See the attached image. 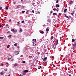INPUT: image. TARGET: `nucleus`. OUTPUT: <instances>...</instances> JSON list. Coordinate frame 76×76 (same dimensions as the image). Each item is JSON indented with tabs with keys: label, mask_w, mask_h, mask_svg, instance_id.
Here are the masks:
<instances>
[{
	"label": "nucleus",
	"mask_w": 76,
	"mask_h": 76,
	"mask_svg": "<svg viewBox=\"0 0 76 76\" xmlns=\"http://www.w3.org/2000/svg\"><path fill=\"white\" fill-rule=\"evenodd\" d=\"M56 45H56V44L53 45V48H54V49H55V48H56Z\"/></svg>",
	"instance_id": "nucleus-1"
},
{
	"label": "nucleus",
	"mask_w": 76,
	"mask_h": 76,
	"mask_svg": "<svg viewBox=\"0 0 76 76\" xmlns=\"http://www.w3.org/2000/svg\"><path fill=\"white\" fill-rule=\"evenodd\" d=\"M15 53L16 55H18V54H19V51H15Z\"/></svg>",
	"instance_id": "nucleus-2"
},
{
	"label": "nucleus",
	"mask_w": 76,
	"mask_h": 76,
	"mask_svg": "<svg viewBox=\"0 0 76 76\" xmlns=\"http://www.w3.org/2000/svg\"><path fill=\"white\" fill-rule=\"evenodd\" d=\"M75 48H76V45H75V44H74V45H73V46L72 49L74 50Z\"/></svg>",
	"instance_id": "nucleus-3"
},
{
	"label": "nucleus",
	"mask_w": 76,
	"mask_h": 76,
	"mask_svg": "<svg viewBox=\"0 0 76 76\" xmlns=\"http://www.w3.org/2000/svg\"><path fill=\"white\" fill-rule=\"evenodd\" d=\"M47 60V57H46L43 59V60L44 61H46V60Z\"/></svg>",
	"instance_id": "nucleus-4"
},
{
	"label": "nucleus",
	"mask_w": 76,
	"mask_h": 76,
	"mask_svg": "<svg viewBox=\"0 0 76 76\" xmlns=\"http://www.w3.org/2000/svg\"><path fill=\"white\" fill-rule=\"evenodd\" d=\"M58 39H56V45H57V44H58Z\"/></svg>",
	"instance_id": "nucleus-5"
},
{
	"label": "nucleus",
	"mask_w": 76,
	"mask_h": 76,
	"mask_svg": "<svg viewBox=\"0 0 76 76\" xmlns=\"http://www.w3.org/2000/svg\"><path fill=\"white\" fill-rule=\"evenodd\" d=\"M23 72H24L25 73L28 72V70H25L23 71Z\"/></svg>",
	"instance_id": "nucleus-6"
},
{
	"label": "nucleus",
	"mask_w": 76,
	"mask_h": 76,
	"mask_svg": "<svg viewBox=\"0 0 76 76\" xmlns=\"http://www.w3.org/2000/svg\"><path fill=\"white\" fill-rule=\"evenodd\" d=\"M75 39H72V42H75Z\"/></svg>",
	"instance_id": "nucleus-7"
},
{
	"label": "nucleus",
	"mask_w": 76,
	"mask_h": 76,
	"mask_svg": "<svg viewBox=\"0 0 76 76\" xmlns=\"http://www.w3.org/2000/svg\"><path fill=\"white\" fill-rule=\"evenodd\" d=\"M56 7H60V5H59L57 4L56 5Z\"/></svg>",
	"instance_id": "nucleus-8"
},
{
	"label": "nucleus",
	"mask_w": 76,
	"mask_h": 76,
	"mask_svg": "<svg viewBox=\"0 0 76 76\" xmlns=\"http://www.w3.org/2000/svg\"><path fill=\"white\" fill-rule=\"evenodd\" d=\"M74 13H75V12H72L71 13V15H72V16H73V15Z\"/></svg>",
	"instance_id": "nucleus-9"
},
{
	"label": "nucleus",
	"mask_w": 76,
	"mask_h": 76,
	"mask_svg": "<svg viewBox=\"0 0 76 76\" xmlns=\"http://www.w3.org/2000/svg\"><path fill=\"white\" fill-rule=\"evenodd\" d=\"M69 3L70 4H73V1H70Z\"/></svg>",
	"instance_id": "nucleus-10"
},
{
	"label": "nucleus",
	"mask_w": 76,
	"mask_h": 76,
	"mask_svg": "<svg viewBox=\"0 0 76 76\" xmlns=\"http://www.w3.org/2000/svg\"><path fill=\"white\" fill-rule=\"evenodd\" d=\"M67 8H66L64 10V13H66V12L67 11Z\"/></svg>",
	"instance_id": "nucleus-11"
},
{
	"label": "nucleus",
	"mask_w": 76,
	"mask_h": 76,
	"mask_svg": "<svg viewBox=\"0 0 76 76\" xmlns=\"http://www.w3.org/2000/svg\"><path fill=\"white\" fill-rule=\"evenodd\" d=\"M46 31H47V32H48L49 31V29L48 28H46Z\"/></svg>",
	"instance_id": "nucleus-12"
},
{
	"label": "nucleus",
	"mask_w": 76,
	"mask_h": 76,
	"mask_svg": "<svg viewBox=\"0 0 76 76\" xmlns=\"http://www.w3.org/2000/svg\"><path fill=\"white\" fill-rule=\"evenodd\" d=\"M64 16L67 18H69V16H66V14H65L64 15Z\"/></svg>",
	"instance_id": "nucleus-13"
},
{
	"label": "nucleus",
	"mask_w": 76,
	"mask_h": 76,
	"mask_svg": "<svg viewBox=\"0 0 76 76\" xmlns=\"http://www.w3.org/2000/svg\"><path fill=\"white\" fill-rule=\"evenodd\" d=\"M33 41H34V42H36V39H33Z\"/></svg>",
	"instance_id": "nucleus-14"
},
{
	"label": "nucleus",
	"mask_w": 76,
	"mask_h": 76,
	"mask_svg": "<svg viewBox=\"0 0 76 76\" xmlns=\"http://www.w3.org/2000/svg\"><path fill=\"white\" fill-rule=\"evenodd\" d=\"M4 75V73L2 72H1V75Z\"/></svg>",
	"instance_id": "nucleus-15"
},
{
	"label": "nucleus",
	"mask_w": 76,
	"mask_h": 76,
	"mask_svg": "<svg viewBox=\"0 0 76 76\" xmlns=\"http://www.w3.org/2000/svg\"><path fill=\"white\" fill-rule=\"evenodd\" d=\"M11 31H12V32H14L15 31V29H11Z\"/></svg>",
	"instance_id": "nucleus-16"
},
{
	"label": "nucleus",
	"mask_w": 76,
	"mask_h": 76,
	"mask_svg": "<svg viewBox=\"0 0 76 76\" xmlns=\"http://www.w3.org/2000/svg\"><path fill=\"white\" fill-rule=\"evenodd\" d=\"M41 67H42L41 66H39V67H38V69H41Z\"/></svg>",
	"instance_id": "nucleus-17"
},
{
	"label": "nucleus",
	"mask_w": 76,
	"mask_h": 76,
	"mask_svg": "<svg viewBox=\"0 0 76 76\" xmlns=\"http://www.w3.org/2000/svg\"><path fill=\"white\" fill-rule=\"evenodd\" d=\"M20 32H22V28H20Z\"/></svg>",
	"instance_id": "nucleus-18"
},
{
	"label": "nucleus",
	"mask_w": 76,
	"mask_h": 76,
	"mask_svg": "<svg viewBox=\"0 0 76 76\" xmlns=\"http://www.w3.org/2000/svg\"><path fill=\"white\" fill-rule=\"evenodd\" d=\"M20 6V5H18L17 7V8H18V9H19V8H20V7H19Z\"/></svg>",
	"instance_id": "nucleus-19"
},
{
	"label": "nucleus",
	"mask_w": 76,
	"mask_h": 76,
	"mask_svg": "<svg viewBox=\"0 0 76 76\" xmlns=\"http://www.w3.org/2000/svg\"><path fill=\"white\" fill-rule=\"evenodd\" d=\"M53 15H57V14L56 13H53Z\"/></svg>",
	"instance_id": "nucleus-20"
},
{
	"label": "nucleus",
	"mask_w": 76,
	"mask_h": 76,
	"mask_svg": "<svg viewBox=\"0 0 76 76\" xmlns=\"http://www.w3.org/2000/svg\"><path fill=\"white\" fill-rule=\"evenodd\" d=\"M3 38H4V37H0V39H3Z\"/></svg>",
	"instance_id": "nucleus-21"
},
{
	"label": "nucleus",
	"mask_w": 76,
	"mask_h": 76,
	"mask_svg": "<svg viewBox=\"0 0 76 76\" xmlns=\"http://www.w3.org/2000/svg\"><path fill=\"white\" fill-rule=\"evenodd\" d=\"M40 33H41V34H43L44 33V31H41L40 32Z\"/></svg>",
	"instance_id": "nucleus-22"
},
{
	"label": "nucleus",
	"mask_w": 76,
	"mask_h": 76,
	"mask_svg": "<svg viewBox=\"0 0 76 76\" xmlns=\"http://www.w3.org/2000/svg\"><path fill=\"white\" fill-rule=\"evenodd\" d=\"M12 37V35H9L7 37H10V38H11V37Z\"/></svg>",
	"instance_id": "nucleus-23"
},
{
	"label": "nucleus",
	"mask_w": 76,
	"mask_h": 76,
	"mask_svg": "<svg viewBox=\"0 0 76 76\" xmlns=\"http://www.w3.org/2000/svg\"><path fill=\"white\" fill-rule=\"evenodd\" d=\"M17 65H18V64L16 63H15L14 64L15 66H17Z\"/></svg>",
	"instance_id": "nucleus-24"
},
{
	"label": "nucleus",
	"mask_w": 76,
	"mask_h": 76,
	"mask_svg": "<svg viewBox=\"0 0 76 76\" xmlns=\"http://www.w3.org/2000/svg\"><path fill=\"white\" fill-rule=\"evenodd\" d=\"M9 7H8V6H7L6 7V10H7L8 9Z\"/></svg>",
	"instance_id": "nucleus-25"
},
{
	"label": "nucleus",
	"mask_w": 76,
	"mask_h": 76,
	"mask_svg": "<svg viewBox=\"0 0 76 76\" xmlns=\"http://www.w3.org/2000/svg\"><path fill=\"white\" fill-rule=\"evenodd\" d=\"M31 57H32V56H29L28 57L29 58H31Z\"/></svg>",
	"instance_id": "nucleus-26"
},
{
	"label": "nucleus",
	"mask_w": 76,
	"mask_h": 76,
	"mask_svg": "<svg viewBox=\"0 0 76 76\" xmlns=\"http://www.w3.org/2000/svg\"><path fill=\"white\" fill-rule=\"evenodd\" d=\"M7 48H9V47H10V45H8L7 46Z\"/></svg>",
	"instance_id": "nucleus-27"
},
{
	"label": "nucleus",
	"mask_w": 76,
	"mask_h": 76,
	"mask_svg": "<svg viewBox=\"0 0 76 76\" xmlns=\"http://www.w3.org/2000/svg\"><path fill=\"white\" fill-rule=\"evenodd\" d=\"M24 22H25V21L23 20L21 21V23H24Z\"/></svg>",
	"instance_id": "nucleus-28"
},
{
	"label": "nucleus",
	"mask_w": 76,
	"mask_h": 76,
	"mask_svg": "<svg viewBox=\"0 0 76 76\" xmlns=\"http://www.w3.org/2000/svg\"><path fill=\"white\" fill-rule=\"evenodd\" d=\"M23 75H26V73H25V72H24L23 73Z\"/></svg>",
	"instance_id": "nucleus-29"
},
{
	"label": "nucleus",
	"mask_w": 76,
	"mask_h": 76,
	"mask_svg": "<svg viewBox=\"0 0 76 76\" xmlns=\"http://www.w3.org/2000/svg\"><path fill=\"white\" fill-rule=\"evenodd\" d=\"M47 21L48 22H50V20L48 19V20Z\"/></svg>",
	"instance_id": "nucleus-30"
},
{
	"label": "nucleus",
	"mask_w": 76,
	"mask_h": 76,
	"mask_svg": "<svg viewBox=\"0 0 76 76\" xmlns=\"http://www.w3.org/2000/svg\"><path fill=\"white\" fill-rule=\"evenodd\" d=\"M26 62L25 61H22V63H25Z\"/></svg>",
	"instance_id": "nucleus-31"
},
{
	"label": "nucleus",
	"mask_w": 76,
	"mask_h": 76,
	"mask_svg": "<svg viewBox=\"0 0 76 76\" xmlns=\"http://www.w3.org/2000/svg\"><path fill=\"white\" fill-rule=\"evenodd\" d=\"M75 45H76V39H75Z\"/></svg>",
	"instance_id": "nucleus-32"
},
{
	"label": "nucleus",
	"mask_w": 76,
	"mask_h": 76,
	"mask_svg": "<svg viewBox=\"0 0 76 76\" xmlns=\"http://www.w3.org/2000/svg\"><path fill=\"white\" fill-rule=\"evenodd\" d=\"M50 39H53V37L52 36L50 38Z\"/></svg>",
	"instance_id": "nucleus-33"
},
{
	"label": "nucleus",
	"mask_w": 76,
	"mask_h": 76,
	"mask_svg": "<svg viewBox=\"0 0 76 76\" xmlns=\"http://www.w3.org/2000/svg\"><path fill=\"white\" fill-rule=\"evenodd\" d=\"M43 64H45V63H47V62L46 61L43 62Z\"/></svg>",
	"instance_id": "nucleus-34"
},
{
	"label": "nucleus",
	"mask_w": 76,
	"mask_h": 76,
	"mask_svg": "<svg viewBox=\"0 0 76 76\" xmlns=\"http://www.w3.org/2000/svg\"><path fill=\"white\" fill-rule=\"evenodd\" d=\"M58 0H57L56 1V3H58Z\"/></svg>",
	"instance_id": "nucleus-35"
},
{
	"label": "nucleus",
	"mask_w": 76,
	"mask_h": 76,
	"mask_svg": "<svg viewBox=\"0 0 76 76\" xmlns=\"http://www.w3.org/2000/svg\"><path fill=\"white\" fill-rule=\"evenodd\" d=\"M14 46H15V47H16V46H17V44H14Z\"/></svg>",
	"instance_id": "nucleus-36"
},
{
	"label": "nucleus",
	"mask_w": 76,
	"mask_h": 76,
	"mask_svg": "<svg viewBox=\"0 0 76 76\" xmlns=\"http://www.w3.org/2000/svg\"><path fill=\"white\" fill-rule=\"evenodd\" d=\"M22 13H25V11H22Z\"/></svg>",
	"instance_id": "nucleus-37"
},
{
	"label": "nucleus",
	"mask_w": 76,
	"mask_h": 76,
	"mask_svg": "<svg viewBox=\"0 0 76 76\" xmlns=\"http://www.w3.org/2000/svg\"><path fill=\"white\" fill-rule=\"evenodd\" d=\"M37 13H38L39 14H40V12H39V11H38V12H37Z\"/></svg>",
	"instance_id": "nucleus-38"
},
{
	"label": "nucleus",
	"mask_w": 76,
	"mask_h": 76,
	"mask_svg": "<svg viewBox=\"0 0 76 76\" xmlns=\"http://www.w3.org/2000/svg\"><path fill=\"white\" fill-rule=\"evenodd\" d=\"M9 22H12V20H11V19H10L9 20Z\"/></svg>",
	"instance_id": "nucleus-39"
},
{
	"label": "nucleus",
	"mask_w": 76,
	"mask_h": 76,
	"mask_svg": "<svg viewBox=\"0 0 76 76\" xmlns=\"http://www.w3.org/2000/svg\"><path fill=\"white\" fill-rule=\"evenodd\" d=\"M32 12L33 13H34V10H32Z\"/></svg>",
	"instance_id": "nucleus-40"
},
{
	"label": "nucleus",
	"mask_w": 76,
	"mask_h": 76,
	"mask_svg": "<svg viewBox=\"0 0 76 76\" xmlns=\"http://www.w3.org/2000/svg\"><path fill=\"white\" fill-rule=\"evenodd\" d=\"M37 53L38 54H40V53L39 52H37Z\"/></svg>",
	"instance_id": "nucleus-41"
},
{
	"label": "nucleus",
	"mask_w": 76,
	"mask_h": 76,
	"mask_svg": "<svg viewBox=\"0 0 76 76\" xmlns=\"http://www.w3.org/2000/svg\"><path fill=\"white\" fill-rule=\"evenodd\" d=\"M53 10L54 11H56V10L55 9H53Z\"/></svg>",
	"instance_id": "nucleus-42"
},
{
	"label": "nucleus",
	"mask_w": 76,
	"mask_h": 76,
	"mask_svg": "<svg viewBox=\"0 0 76 76\" xmlns=\"http://www.w3.org/2000/svg\"><path fill=\"white\" fill-rule=\"evenodd\" d=\"M50 58H53V56H50Z\"/></svg>",
	"instance_id": "nucleus-43"
},
{
	"label": "nucleus",
	"mask_w": 76,
	"mask_h": 76,
	"mask_svg": "<svg viewBox=\"0 0 76 76\" xmlns=\"http://www.w3.org/2000/svg\"><path fill=\"white\" fill-rule=\"evenodd\" d=\"M1 65L2 66L4 65V64H1Z\"/></svg>",
	"instance_id": "nucleus-44"
},
{
	"label": "nucleus",
	"mask_w": 76,
	"mask_h": 76,
	"mask_svg": "<svg viewBox=\"0 0 76 76\" xmlns=\"http://www.w3.org/2000/svg\"><path fill=\"white\" fill-rule=\"evenodd\" d=\"M26 15H28V12H26Z\"/></svg>",
	"instance_id": "nucleus-45"
},
{
	"label": "nucleus",
	"mask_w": 76,
	"mask_h": 76,
	"mask_svg": "<svg viewBox=\"0 0 76 76\" xmlns=\"http://www.w3.org/2000/svg\"><path fill=\"white\" fill-rule=\"evenodd\" d=\"M11 59V58H8V60H9V59Z\"/></svg>",
	"instance_id": "nucleus-46"
},
{
	"label": "nucleus",
	"mask_w": 76,
	"mask_h": 76,
	"mask_svg": "<svg viewBox=\"0 0 76 76\" xmlns=\"http://www.w3.org/2000/svg\"><path fill=\"white\" fill-rule=\"evenodd\" d=\"M1 9H2V7H0V10H1Z\"/></svg>",
	"instance_id": "nucleus-47"
},
{
	"label": "nucleus",
	"mask_w": 76,
	"mask_h": 76,
	"mask_svg": "<svg viewBox=\"0 0 76 76\" xmlns=\"http://www.w3.org/2000/svg\"><path fill=\"white\" fill-rule=\"evenodd\" d=\"M4 70H5V71H7V69H4Z\"/></svg>",
	"instance_id": "nucleus-48"
},
{
	"label": "nucleus",
	"mask_w": 76,
	"mask_h": 76,
	"mask_svg": "<svg viewBox=\"0 0 76 76\" xmlns=\"http://www.w3.org/2000/svg\"><path fill=\"white\" fill-rule=\"evenodd\" d=\"M68 57H69V56H70V54H68Z\"/></svg>",
	"instance_id": "nucleus-49"
},
{
	"label": "nucleus",
	"mask_w": 76,
	"mask_h": 76,
	"mask_svg": "<svg viewBox=\"0 0 76 76\" xmlns=\"http://www.w3.org/2000/svg\"><path fill=\"white\" fill-rule=\"evenodd\" d=\"M50 13H53V11H51L50 12Z\"/></svg>",
	"instance_id": "nucleus-50"
},
{
	"label": "nucleus",
	"mask_w": 76,
	"mask_h": 76,
	"mask_svg": "<svg viewBox=\"0 0 76 76\" xmlns=\"http://www.w3.org/2000/svg\"><path fill=\"white\" fill-rule=\"evenodd\" d=\"M61 13H59V15H60V16H61Z\"/></svg>",
	"instance_id": "nucleus-51"
},
{
	"label": "nucleus",
	"mask_w": 76,
	"mask_h": 76,
	"mask_svg": "<svg viewBox=\"0 0 76 76\" xmlns=\"http://www.w3.org/2000/svg\"><path fill=\"white\" fill-rule=\"evenodd\" d=\"M17 23H18V24H20L19 22H18Z\"/></svg>",
	"instance_id": "nucleus-52"
},
{
	"label": "nucleus",
	"mask_w": 76,
	"mask_h": 76,
	"mask_svg": "<svg viewBox=\"0 0 76 76\" xmlns=\"http://www.w3.org/2000/svg\"><path fill=\"white\" fill-rule=\"evenodd\" d=\"M8 26V24H7L6 25V26Z\"/></svg>",
	"instance_id": "nucleus-53"
},
{
	"label": "nucleus",
	"mask_w": 76,
	"mask_h": 76,
	"mask_svg": "<svg viewBox=\"0 0 76 76\" xmlns=\"http://www.w3.org/2000/svg\"><path fill=\"white\" fill-rule=\"evenodd\" d=\"M1 26H2V25H0V27L1 28Z\"/></svg>",
	"instance_id": "nucleus-54"
},
{
	"label": "nucleus",
	"mask_w": 76,
	"mask_h": 76,
	"mask_svg": "<svg viewBox=\"0 0 76 76\" xmlns=\"http://www.w3.org/2000/svg\"><path fill=\"white\" fill-rule=\"evenodd\" d=\"M42 60H44V58H42Z\"/></svg>",
	"instance_id": "nucleus-55"
},
{
	"label": "nucleus",
	"mask_w": 76,
	"mask_h": 76,
	"mask_svg": "<svg viewBox=\"0 0 76 76\" xmlns=\"http://www.w3.org/2000/svg\"><path fill=\"white\" fill-rule=\"evenodd\" d=\"M69 76H72V75H69Z\"/></svg>",
	"instance_id": "nucleus-56"
},
{
	"label": "nucleus",
	"mask_w": 76,
	"mask_h": 76,
	"mask_svg": "<svg viewBox=\"0 0 76 76\" xmlns=\"http://www.w3.org/2000/svg\"><path fill=\"white\" fill-rule=\"evenodd\" d=\"M14 32H16V31H15V30Z\"/></svg>",
	"instance_id": "nucleus-57"
},
{
	"label": "nucleus",
	"mask_w": 76,
	"mask_h": 76,
	"mask_svg": "<svg viewBox=\"0 0 76 76\" xmlns=\"http://www.w3.org/2000/svg\"><path fill=\"white\" fill-rule=\"evenodd\" d=\"M14 60V59H13L12 60H11V61H13Z\"/></svg>",
	"instance_id": "nucleus-58"
},
{
	"label": "nucleus",
	"mask_w": 76,
	"mask_h": 76,
	"mask_svg": "<svg viewBox=\"0 0 76 76\" xmlns=\"http://www.w3.org/2000/svg\"><path fill=\"white\" fill-rule=\"evenodd\" d=\"M56 11L58 12V10L57 9L56 10Z\"/></svg>",
	"instance_id": "nucleus-59"
},
{
	"label": "nucleus",
	"mask_w": 76,
	"mask_h": 76,
	"mask_svg": "<svg viewBox=\"0 0 76 76\" xmlns=\"http://www.w3.org/2000/svg\"><path fill=\"white\" fill-rule=\"evenodd\" d=\"M9 32H10V31H8L7 32V33H9Z\"/></svg>",
	"instance_id": "nucleus-60"
},
{
	"label": "nucleus",
	"mask_w": 76,
	"mask_h": 76,
	"mask_svg": "<svg viewBox=\"0 0 76 76\" xmlns=\"http://www.w3.org/2000/svg\"><path fill=\"white\" fill-rule=\"evenodd\" d=\"M21 1H23V0H21Z\"/></svg>",
	"instance_id": "nucleus-61"
},
{
	"label": "nucleus",
	"mask_w": 76,
	"mask_h": 76,
	"mask_svg": "<svg viewBox=\"0 0 76 76\" xmlns=\"http://www.w3.org/2000/svg\"><path fill=\"white\" fill-rule=\"evenodd\" d=\"M7 64H8V63H7Z\"/></svg>",
	"instance_id": "nucleus-62"
},
{
	"label": "nucleus",
	"mask_w": 76,
	"mask_h": 76,
	"mask_svg": "<svg viewBox=\"0 0 76 76\" xmlns=\"http://www.w3.org/2000/svg\"><path fill=\"white\" fill-rule=\"evenodd\" d=\"M20 75L21 76H22V75H21V74H20Z\"/></svg>",
	"instance_id": "nucleus-63"
},
{
	"label": "nucleus",
	"mask_w": 76,
	"mask_h": 76,
	"mask_svg": "<svg viewBox=\"0 0 76 76\" xmlns=\"http://www.w3.org/2000/svg\"><path fill=\"white\" fill-rule=\"evenodd\" d=\"M14 4H15L16 3L15 2H14Z\"/></svg>",
	"instance_id": "nucleus-64"
}]
</instances>
